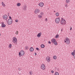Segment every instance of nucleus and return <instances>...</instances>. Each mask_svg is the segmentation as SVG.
<instances>
[{
    "instance_id": "nucleus-14",
    "label": "nucleus",
    "mask_w": 75,
    "mask_h": 75,
    "mask_svg": "<svg viewBox=\"0 0 75 75\" xmlns=\"http://www.w3.org/2000/svg\"><path fill=\"white\" fill-rule=\"evenodd\" d=\"M35 13H40V10L38 9H37L35 11Z\"/></svg>"
},
{
    "instance_id": "nucleus-12",
    "label": "nucleus",
    "mask_w": 75,
    "mask_h": 75,
    "mask_svg": "<svg viewBox=\"0 0 75 75\" xmlns=\"http://www.w3.org/2000/svg\"><path fill=\"white\" fill-rule=\"evenodd\" d=\"M46 61H48V62H50V57H47L46 58Z\"/></svg>"
},
{
    "instance_id": "nucleus-1",
    "label": "nucleus",
    "mask_w": 75,
    "mask_h": 75,
    "mask_svg": "<svg viewBox=\"0 0 75 75\" xmlns=\"http://www.w3.org/2000/svg\"><path fill=\"white\" fill-rule=\"evenodd\" d=\"M51 42L54 43V44L55 45H57L58 44V43L57 42V41L55 40V39H53L51 40Z\"/></svg>"
},
{
    "instance_id": "nucleus-21",
    "label": "nucleus",
    "mask_w": 75,
    "mask_h": 75,
    "mask_svg": "<svg viewBox=\"0 0 75 75\" xmlns=\"http://www.w3.org/2000/svg\"><path fill=\"white\" fill-rule=\"evenodd\" d=\"M17 5L18 6H20L21 5V4L20 3H18L17 4Z\"/></svg>"
},
{
    "instance_id": "nucleus-44",
    "label": "nucleus",
    "mask_w": 75,
    "mask_h": 75,
    "mask_svg": "<svg viewBox=\"0 0 75 75\" xmlns=\"http://www.w3.org/2000/svg\"><path fill=\"white\" fill-rule=\"evenodd\" d=\"M1 35V34L0 33V36Z\"/></svg>"
},
{
    "instance_id": "nucleus-34",
    "label": "nucleus",
    "mask_w": 75,
    "mask_h": 75,
    "mask_svg": "<svg viewBox=\"0 0 75 75\" xmlns=\"http://www.w3.org/2000/svg\"><path fill=\"white\" fill-rule=\"evenodd\" d=\"M36 50H39V49L37 47L36 48Z\"/></svg>"
},
{
    "instance_id": "nucleus-24",
    "label": "nucleus",
    "mask_w": 75,
    "mask_h": 75,
    "mask_svg": "<svg viewBox=\"0 0 75 75\" xmlns=\"http://www.w3.org/2000/svg\"><path fill=\"white\" fill-rule=\"evenodd\" d=\"M59 37V35H57L56 36V38H58Z\"/></svg>"
},
{
    "instance_id": "nucleus-40",
    "label": "nucleus",
    "mask_w": 75,
    "mask_h": 75,
    "mask_svg": "<svg viewBox=\"0 0 75 75\" xmlns=\"http://www.w3.org/2000/svg\"><path fill=\"white\" fill-rule=\"evenodd\" d=\"M62 30H63V29L62 28L61 30V31H62Z\"/></svg>"
},
{
    "instance_id": "nucleus-32",
    "label": "nucleus",
    "mask_w": 75,
    "mask_h": 75,
    "mask_svg": "<svg viewBox=\"0 0 75 75\" xmlns=\"http://www.w3.org/2000/svg\"><path fill=\"white\" fill-rule=\"evenodd\" d=\"M15 34H18V31H16Z\"/></svg>"
},
{
    "instance_id": "nucleus-33",
    "label": "nucleus",
    "mask_w": 75,
    "mask_h": 75,
    "mask_svg": "<svg viewBox=\"0 0 75 75\" xmlns=\"http://www.w3.org/2000/svg\"><path fill=\"white\" fill-rule=\"evenodd\" d=\"M48 43L51 44V42H50V41H49L48 42Z\"/></svg>"
},
{
    "instance_id": "nucleus-6",
    "label": "nucleus",
    "mask_w": 75,
    "mask_h": 75,
    "mask_svg": "<svg viewBox=\"0 0 75 75\" xmlns=\"http://www.w3.org/2000/svg\"><path fill=\"white\" fill-rule=\"evenodd\" d=\"M13 23V20L12 19H8V25L11 24Z\"/></svg>"
},
{
    "instance_id": "nucleus-20",
    "label": "nucleus",
    "mask_w": 75,
    "mask_h": 75,
    "mask_svg": "<svg viewBox=\"0 0 75 75\" xmlns=\"http://www.w3.org/2000/svg\"><path fill=\"white\" fill-rule=\"evenodd\" d=\"M2 5L3 6V7H5V4H4V2H2Z\"/></svg>"
},
{
    "instance_id": "nucleus-37",
    "label": "nucleus",
    "mask_w": 75,
    "mask_h": 75,
    "mask_svg": "<svg viewBox=\"0 0 75 75\" xmlns=\"http://www.w3.org/2000/svg\"><path fill=\"white\" fill-rule=\"evenodd\" d=\"M51 72L52 73H54V71H51Z\"/></svg>"
},
{
    "instance_id": "nucleus-43",
    "label": "nucleus",
    "mask_w": 75,
    "mask_h": 75,
    "mask_svg": "<svg viewBox=\"0 0 75 75\" xmlns=\"http://www.w3.org/2000/svg\"><path fill=\"white\" fill-rule=\"evenodd\" d=\"M54 12L55 13V11H54Z\"/></svg>"
},
{
    "instance_id": "nucleus-25",
    "label": "nucleus",
    "mask_w": 75,
    "mask_h": 75,
    "mask_svg": "<svg viewBox=\"0 0 75 75\" xmlns=\"http://www.w3.org/2000/svg\"><path fill=\"white\" fill-rule=\"evenodd\" d=\"M55 75H59V73L57 72H56L55 73Z\"/></svg>"
},
{
    "instance_id": "nucleus-31",
    "label": "nucleus",
    "mask_w": 75,
    "mask_h": 75,
    "mask_svg": "<svg viewBox=\"0 0 75 75\" xmlns=\"http://www.w3.org/2000/svg\"><path fill=\"white\" fill-rule=\"evenodd\" d=\"M18 70H19V71H21V68H18Z\"/></svg>"
},
{
    "instance_id": "nucleus-23",
    "label": "nucleus",
    "mask_w": 75,
    "mask_h": 75,
    "mask_svg": "<svg viewBox=\"0 0 75 75\" xmlns=\"http://www.w3.org/2000/svg\"><path fill=\"white\" fill-rule=\"evenodd\" d=\"M69 2V0H66V3H68Z\"/></svg>"
},
{
    "instance_id": "nucleus-16",
    "label": "nucleus",
    "mask_w": 75,
    "mask_h": 75,
    "mask_svg": "<svg viewBox=\"0 0 75 75\" xmlns=\"http://www.w3.org/2000/svg\"><path fill=\"white\" fill-rule=\"evenodd\" d=\"M40 47L41 48H44L45 47V45H44V44H42L41 46Z\"/></svg>"
},
{
    "instance_id": "nucleus-11",
    "label": "nucleus",
    "mask_w": 75,
    "mask_h": 75,
    "mask_svg": "<svg viewBox=\"0 0 75 75\" xmlns=\"http://www.w3.org/2000/svg\"><path fill=\"white\" fill-rule=\"evenodd\" d=\"M39 6L41 7H42L44 6V3L42 2L40 3L39 4Z\"/></svg>"
},
{
    "instance_id": "nucleus-19",
    "label": "nucleus",
    "mask_w": 75,
    "mask_h": 75,
    "mask_svg": "<svg viewBox=\"0 0 75 75\" xmlns=\"http://www.w3.org/2000/svg\"><path fill=\"white\" fill-rule=\"evenodd\" d=\"M12 47V46L11 45V44H10L9 45V48H11Z\"/></svg>"
},
{
    "instance_id": "nucleus-18",
    "label": "nucleus",
    "mask_w": 75,
    "mask_h": 75,
    "mask_svg": "<svg viewBox=\"0 0 75 75\" xmlns=\"http://www.w3.org/2000/svg\"><path fill=\"white\" fill-rule=\"evenodd\" d=\"M53 58L54 59H57V57L55 56H53Z\"/></svg>"
},
{
    "instance_id": "nucleus-41",
    "label": "nucleus",
    "mask_w": 75,
    "mask_h": 75,
    "mask_svg": "<svg viewBox=\"0 0 75 75\" xmlns=\"http://www.w3.org/2000/svg\"><path fill=\"white\" fill-rule=\"evenodd\" d=\"M70 30H72V28L71 27L70 29Z\"/></svg>"
},
{
    "instance_id": "nucleus-28",
    "label": "nucleus",
    "mask_w": 75,
    "mask_h": 75,
    "mask_svg": "<svg viewBox=\"0 0 75 75\" xmlns=\"http://www.w3.org/2000/svg\"><path fill=\"white\" fill-rule=\"evenodd\" d=\"M38 17H39V18H41V17H42V16L40 15H38Z\"/></svg>"
},
{
    "instance_id": "nucleus-15",
    "label": "nucleus",
    "mask_w": 75,
    "mask_h": 75,
    "mask_svg": "<svg viewBox=\"0 0 75 75\" xmlns=\"http://www.w3.org/2000/svg\"><path fill=\"white\" fill-rule=\"evenodd\" d=\"M33 50H34V49L33 48V47H31L30 48V52H32V51H33Z\"/></svg>"
},
{
    "instance_id": "nucleus-3",
    "label": "nucleus",
    "mask_w": 75,
    "mask_h": 75,
    "mask_svg": "<svg viewBox=\"0 0 75 75\" xmlns=\"http://www.w3.org/2000/svg\"><path fill=\"white\" fill-rule=\"evenodd\" d=\"M24 54H25L24 51L22 50L20 52H19V57H21V56L24 55Z\"/></svg>"
},
{
    "instance_id": "nucleus-5",
    "label": "nucleus",
    "mask_w": 75,
    "mask_h": 75,
    "mask_svg": "<svg viewBox=\"0 0 75 75\" xmlns=\"http://www.w3.org/2000/svg\"><path fill=\"white\" fill-rule=\"evenodd\" d=\"M12 42L15 44H17V38L16 37H13V39Z\"/></svg>"
},
{
    "instance_id": "nucleus-13",
    "label": "nucleus",
    "mask_w": 75,
    "mask_h": 75,
    "mask_svg": "<svg viewBox=\"0 0 75 75\" xmlns=\"http://www.w3.org/2000/svg\"><path fill=\"white\" fill-rule=\"evenodd\" d=\"M42 34V33H41V32H40V33H38V35H37L38 37H39V38H40V37H41V35Z\"/></svg>"
},
{
    "instance_id": "nucleus-22",
    "label": "nucleus",
    "mask_w": 75,
    "mask_h": 75,
    "mask_svg": "<svg viewBox=\"0 0 75 75\" xmlns=\"http://www.w3.org/2000/svg\"><path fill=\"white\" fill-rule=\"evenodd\" d=\"M29 48H28V46H27L25 47V50H27Z\"/></svg>"
},
{
    "instance_id": "nucleus-7",
    "label": "nucleus",
    "mask_w": 75,
    "mask_h": 75,
    "mask_svg": "<svg viewBox=\"0 0 75 75\" xmlns=\"http://www.w3.org/2000/svg\"><path fill=\"white\" fill-rule=\"evenodd\" d=\"M55 21L56 23H59V21H60V18H56L55 19Z\"/></svg>"
},
{
    "instance_id": "nucleus-26",
    "label": "nucleus",
    "mask_w": 75,
    "mask_h": 75,
    "mask_svg": "<svg viewBox=\"0 0 75 75\" xmlns=\"http://www.w3.org/2000/svg\"><path fill=\"white\" fill-rule=\"evenodd\" d=\"M56 16H57L58 17V16H59V13H56Z\"/></svg>"
},
{
    "instance_id": "nucleus-9",
    "label": "nucleus",
    "mask_w": 75,
    "mask_h": 75,
    "mask_svg": "<svg viewBox=\"0 0 75 75\" xmlns=\"http://www.w3.org/2000/svg\"><path fill=\"white\" fill-rule=\"evenodd\" d=\"M3 17L4 20H7V19H8V18H7V16L6 15H4Z\"/></svg>"
},
{
    "instance_id": "nucleus-42",
    "label": "nucleus",
    "mask_w": 75,
    "mask_h": 75,
    "mask_svg": "<svg viewBox=\"0 0 75 75\" xmlns=\"http://www.w3.org/2000/svg\"><path fill=\"white\" fill-rule=\"evenodd\" d=\"M8 16H9V13H8Z\"/></svg>"
},
{
    "instance_id": "nucleus-38",
    "label": "nucleus",
    "mask_w": 75,
    "mask_h": 75,
    "mask_svg": "<svg viewBox=\"0 0 75 75\" xmlns=\"http://www.w3.org/2000/svg\"><path fill=\"white\" fill-rule=\"evenodd\" d=\"M47 20H48V19H47V18H46V19L45 20V21H47Z\"/></svg>"
},
{
    "instance_id": "nucleus-10",
    "label": "nucleus",
    "mask_w": 75,
    "mask_h": 75,
    "mask_svg": "<svg viewBox=\"0 0 75 75\" xmlns=\"http://www.w3.org/2000/svg\"><path fill=\"white\" fill-rule=\"evenodd\" d=\"M1 27L4 28L6 27V25L4 24V23L3 22L1 23Z\"/></svg>"
},
{
    "instance_id": "nucleus-17",
    "label": "nucleus",
    "mask_w": 75,
    "mask_h": 75,
    "mask_svg": "<svg viewBox=\"0 0 75 75\" xmlns=\"http://www.w3.org/2000/svg\"><path fill=\"white\" fill-rule=\"evenodd\" d=\"M27 8V6H25L24 7V8H23V10L24 11H25V10H26V9H27V8Z\"/></svg>"
},
{
    "instance_id": "nucleus-35",
    "label": "nucleus",
    "mask_w": 75,
    "mask_h": 75,
    "mask_svg": "<svg viewBox=\"0 0 75 75\" xmlns=\"http://www.w3.org/2000/svg\"><path fill=\"white\" fill-rule=\"evenodd\" d=\"M11 18H11V16H10L9 19H11Z\"/></svg>"
},
{
    "instance_id": "nucleus-4",
    "label": "nucleus",
    "mask_w": 75,
    "mask_h": 75,
    "mask_svg": "<svg viewBox=\"0 0 75 75\" xmlns=\"http://www.w3.org/2000/svg\"><path fill=\"white\" fill-rule=\"evenodd\" d=\"M65 22H66L65 20H64V18H61V21L60 22L61 24H66V23H65Z\"/></svg>"
},
{
    "instance_id": "nucleus-36",
    "label": "nucleus",
    "mask_w": 75,
    "mask_h": 75,
    "mask_svg": "<svg viewBox=\"0 0 75 75\" xmlns=\"http://www.w3.org/2000/svg\"><path fill=\"white\" fill-rule=\"evenodd\" d=\"M35 55H37V53L36 52L35 53Z\"/></svg>"
},
{
    "instance_id": "nucleus-39",
    "label": "nucleus",
    "mask_w": 75,
    "mask_h": 75,
    "mask_svg": "<svg viewBox=\"0 0 75 75\" xmlns=\"http://www.w3.org/2000/svg\"><path fill=\"white\" fill-rule=\"evenodd\" d=\"M65 7H68V6H67V5H66L65 6Z\"/></svg>"
},
{
    "instance_id": "nucleus-29",
    "label": "nucleus",
    "mask_w": 75,
    "mask_h": 75,
    "mask_svg": "<svg viewBox=\"0 0 75 75\" xmlns=\"http://www.w3.org/2000/svg\"><path fill=\"white\" fill-rule=\"evenodd\" d=\"M15 21H16V23H17L18 21V20L17 19H16L15 20Z\"/></svg>"
},
{
    "instance_id": "nucleus-27",
    "label": "nucleus",
    "mask_w": 75,
    "mask_h": 75,
    "mask_svg": "<svg viewBox=\"0 0 75 75\" xmlns=\"http://www.w3.org/2000/svg\"><path fill=\"white\" fill-rule=\"evenodd\" d=\"M29 74L31 75H32V74H33V72H32V71H30L29 72Z\"/></svg>"
},
{
    "instance_id": "nucleus-8",
    "label": "nucleus",
    "mask_w": 75,
    "mask_h": 75,
    "mask_svg": "<svg viewBox=\"0 0 75 75\" xmlns=\"http://www.w3.org/2000/svg\"><path fill=\"white\" fill-rule=\"evenodd\" d=\"M41 67V69L43 70H44L45 69V66L44 64H42Z\"/></svg>"
},
{
    "instance_id": "nucleus-30",
    "label": "nucleus",
    "mask_w": 75,
    "mask_h": 75,
    "mask_svg": "<svg viewBox=\"0 0 75 75\" xmlns=\"http://www.w3.org/2000/svg\"><path fill=\"white\" fill-rule=\"evenodd\" d=\"M41 15L42 16V15H43L44 14V13H43V12H41Z\"/></svg>"
},
{
    "instance_id": "nucleus-2",
    "label": "nucleus",
    "mask_w": 75,
    "mask_h": 75,
    "mask_svg": "<svg viewBox=\"0 0 75 75\" xmlns=\"http://www.w3.org/2000/svg\"><path fill=\"white\" fill-rule=\"evenodd\" d=\"M64 42L66 43L67 44H69L70 42V40L68 38H67L65 40H64Z\"/></svg>"
},
{
    "instance_id": "nucleus-45",
    "label": "nucleus",
    "mask_w": 75,
    "mask_h": 75,
    "mask_svg": "<svg viewBox=\"0 0 75 75\" xmlns=\"http://www.w3.org/2000/svg\"><path fill=\"white\" fill-rule=\"evenodd\" d=\"M6 21H7V20H6Z\"/></svg>"
}]
</instances>
